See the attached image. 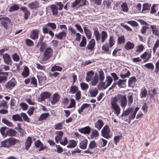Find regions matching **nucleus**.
<instances>
[{
	"label": "nucleus",
	"instance_id": "4c0bfd02",
	"mask_svg": "<svg viewBox=\"0 0 159 159\" xmlns=\"http://www.w3.org/2000/svg\"><path fill=\"white\" fill-rule=\"evenodd\" d=\"M77 144L75 140H70L69 141V144L67 146V148H73L76 146Z\"/></svg>",
	"mask_w": 159,
	"mask_h": 159
},
{
	"label": "nucleus",
	"instance_id": "7c9ffc66",
	"mask_svg": "<svg viewBox=\"0 0 159 159\" xmlns=\"http://www.w3.org/2000/svg\"><path fill=\"white\" fill-rule=\"evenodd\" d=\"M136 79L135 76L129 78L128 80V85L130 87L134 86V84L136 81Z\"/></svg>",
	"mask_w": 159,
	"mask_h": 159
},
{
	"label": "nucleus",
	"instance_id": "f257e3e1",
	"mask_svg": "<svg viewBox=\"0 0 159 159\" xmlns=\"http://www.w3.org/2000/svg\"><path fill=\"white\" fill-rule=\"evenodd\" d=\"M120 102V106L123 110L127 105V102L125 96L118 94L112 98L111 101V108L114 114L118 116L120 112V108L117 102Z\"/></svg>",
	"mask_w": 159,
	"mask_h": 159
},
{
	"label": "nucleus",
	"instance_id": "5701e85b",
	"mask_svg": "<svg viewBox=\"0 0 159 159\" xmlns=\"http://www.w3.org/2000/svg\"><path fill=\"white\" fill-rule=\"evenodd\" d=\"M94 75V72L93 70H91L88 72L86 74V80L87 82L91 81L93 78Z\"/></svg>",
	"mask_w": 159,
	"mask_h": 159
},
{
	"label": "nucleus",
	"instance_id": "2f4dec72",
	"mask_svg": "<svg viewBox=\"0 0 159 159\" xmlns=\"http://www.w3.org/2000/svg\"><path fill=\"white\" fill-rule=\"evenodd\" d=\"M50 9L53 15H56L57 14L58 11V8L56 5L54 4L51 5Z\"/></svg>",
	"mask_w": 159,
	"mask_h": 159
},
{
	"label": "nucleus",
	"instance_id": "58836bf2",
	"mask_svg": "<svg viewBox=\"0 0 159 159\" xmlns=\"http://www.w3.org/2000/svg\"><path fill=\"white\" fill-rule=\"evenodd\" d=\"M71 7L74 9H77L80 7H81L80 6L79 2L78 0H75L71 3Z\"/></svg>",
	"mask_w": 159,
	"mask_h": 159
},
{
	"label": "nucleus",
	"instance_id": "052dcab7",
	"mask_svg": "<svg viewBox=\"0 0 159 159\" xmlns=\"http://www.w3.org/2000/svg\"><path fill=\"white\" fill-rule=\"evenodd\" d=\"M45 26L50 27L52 30L55 29L56 28V25L54 23L49 22L45 25Z\"/></svg>",
	"mask_w": 159,
	"mask_h": 159
},
{
	"label": "nucleus",
	"instance_id": "aec40b11",
	"mask_svg": "<svg viewBox=\"0 0 159 159\" xmlns=\"http://www.w3.org/2000/svg\"><path fill=\"white\" fill-rule=\"evenodd\" d=\"M66 34V31L65 30L62 31L58 34H55V37L60 40H62L63 38L65 37Z\"/></svg>",
	"mask_w": 159,
	"mask_h": 159
},
{
	"label": "nucleus",
	"instance_id": "bb28decb",
	"mask_svg": "<svg viewBox=\"0 0 159 159\" xmlns=\"http://www.w3.org/2000/svg\"><path fill=\"white\" fill-rule=\"evenodd\" d=\"M88 141L86 139H84L82 141L79 143L80 148L82 149H85L86 148Z\"/></svg>",
	"mask_w": 159,
	"mask_h": 159
},
{
	"label": "nucleus",
	"instance_id": "ddd939ff",
	"mask_svg": "<svg viewBox=\"0 0 159 159\" xmlns=\"http://www.w3.org/2000/svg\"><path fill=\"white\" fill-rule=\"evenodd\" d=\"M39 30L38 29L33 30L31 32L30 38L33 40H35L38 38L39 37Z\"/></svg>",
	"mask_w": 159,
	"mask_h": 159
},
{
	"label": "nucleus",
	"instance_id": "ea45409f",
	"mask_svg": "<svg viewBox=\"0 0 159 159\" xmlns=\"http://www.w3.org/2000/svg\"><path fill=\"white\" fill-rule=\"evenodd\" d=\"M122 10L124 12H127L128 11V5L126 2H123L121 5Z\"/></svg>",
	"mask_w": 159,
	"mask_h": 159
},
{
	"label": "nucleus",
	"instance_id": "1a4fd4ad",
	"mask_svg": "<svg viewBox=\"0 0 159 159\" xmlns=\"http://www.w3.org/2000/svg\"><path fill=\"white\" fill-rule=\"evenodd\" d=\"M16 82L14 79L12 78L9 81L5 84V88L7 89L11 90L15 86Z\"/></svg>",
	"mask_w": 159,
	"mask_h": 159
},
{
	"label": "nucleus",
	"instance_id": "b1692460",
	"mask_svg": "<svg viewBox=\"0 0 159 159\" xmlns=\"http://www.w3.org/2000/svg\"><path fill=\"white\" fill-rule=\"evenodd\" d=\"M104 125V123L102 120H98L95 123V127L98 130H100Z\"/></svg>",
	"mask_w": 159,
	"mask_h": 159
},
{
	"label": "nucleus",
	"instance_id": "37998d69",
	"mask_svg": "<svg viewBox=\"0 0 159 159\" xmlns=\"http://www.w3.org/2000/svg\"><path fill=\"white\" fill-rule=\"evenodd\" d=\"M29 75V69L27 66L24 67V70L22 73V75L24 77H26Z\"/></svg>",
	"mask_w": 159,
	"mask_h": 159
},
{
	"label": "nucleus",
	"instance_id": "de8ad7c7",
	"mask_svg": "<svg viewBox=\"0 0 159 159\" xmlns=\"http://www.w3.org/2000/svg\"><path fill=\"white\" fill-rule=\"evenodd\" d=\"M118 44L124 43L125 42V38L124 35L119 36L118 38Z\"/></svg>",
	"mask_w": 159,
	"mask_h": 159
},
{
	"label": "nucleus",
	"instance_id": "6ab92c4d",
	"mask_svg": "<svg viewBox=\"0 0 159 159\" xmlns=\"http://www.w3.org/2000/svg\"><path fill=\"white\" fill-rule=\"evenodd\" d=\"M151 30L152 31V34L156 36L157 34V33L159 31L158 28V26H156L154 25H150Z\"/></svg>",
	"mask_w": 159,
	"mask_h": 159
},
{
	"label": "nucleus",
	"instance_id": "864d4df0",
	"mask_svg": "<svg viewBox=\"0 0 159 159\" xmlns=\"http://www.w3.org/2000/svg\"><path fill=\"white\" fill-rule=\"evenodd\" d=\"M19 9V7L16 4L12 5L9 8V11L12 12L15 11H17Z\"/></svg>",
	"mask_w": 159,
	"mask_h": 159
},
{
	"label": "nucleus",
	"instance_id": "e433bc0d",
	"mask_svg": "<svg viewBox=\"0 0 159 159\" xmlns=\"http://www.w3.org/2000/svg\"><path fill=\"white\" fill-rule=\"evenodd\" d=\"M99 136L98 131L96 129H94L91 134L90 137L92 139H96L98 138Z\"/></svg>",
	"mask_w": 159,
	"mask_h": 159
},
{
	"label": "nucleus",
	"instance_id": "f03ea898",
	"mask_svg": "<svg viewBox=\"0 0 159 159\" xmlns=\"http://www.w3.org/2000/svg\"><path fill=\"white\" fill-rule=\"evenodd\" d=\"M139 109V108L138 107H136L135 109L129 107L125 111H124L121 116H125L129 115L128 119L129 122L131 120L134 119L135 118L136 113Z\"/></svg>",
	"mask_w": 159,
	"mask_h": 159
},
{
	"label": "nucleus",
	"instance_id": "a19ab883",
	"mask_svg": "<svg viewBox=\"0 0 159 159\" xmlns=\"http://www.w3.org/2000/svg\"><path fill=\"white\" fill-rule=\"evenodd\" d=\"M39 5L38 2H35L31 3H30L29 4L28 7L29 8L33 9L39 7Z\"/></svg>",
	"mask_w": 159,
	"mask_h": 159
},
{
	"label": "nucleus",
	"instance_id": "79ce46f5",
	"mask_svg": "<svg viewBox=\"0 0 159 159\" xmlns=\"http://www.w3.org/2000/svg\"><path fill=\"white\" fill-rule=\"evenodd\" d=\"M12 119L15 121H22V119L21 117L20 116L19 114H16V115H13L12 116Z\"/></svg>",
	"mask_w": 159,
	"mask_h": 159
},
{
	"label": "nucleus",
	"instance_id": "4be33fe9",
	"mask_svg": "<svg viewBox=\"0 0 159 159\" xmlns=\"http://www.w3.org/2000/svg\"><path fill=\"white\" fill-rule=\"evenodd\" d=\"M51 94L48 92H44L41 93L40 99L41 101H44L46 99L49 98Z\"/></svg>",
	"mask_w": 159,
	"mask_h": 159
},
{
	"label": "nucleus",
	"instance_id": "4468645a",
	"mask_svg": "<svg viewBox=\"0 0 159 159\" xmlns=\"http://www.w3.org/2000/svg\"><path fill=\"white\" fill-rule=\"evenodd\" d=\"M55 134L56 136L55 137V139L56 143H58L59 141L61 140L63 135V132L61 131H57L55 133Z\"/></svg>",
	"mask_w": 159,
	"mask_h": 159
},
{
	"label": "nucleus",
	"instance_id": "a18cd8bd",
	"mask_svg": "<svg viewBox=\"0 0 159 159\" xmlns=\"http://www.w3.org/2000/svg\"><path fill=\"white\" fill-rule=\"evenodd\" d=\"M87 43L86 39L84 36L82 37L81 41L80 42L79 45L80 47H83L85 46Z\"/></svg>",
	"mask_w": 159,
	"mask_h": 159
},
{
	"label": "nucleus",
	"instance_id": "72a5a7b5",
	"mask_svg": "<svg viewBox=\"0 0 159 159\" xmlns=\"http://www.w3.org/2000/svg\"><path fill=\"white\" fill-rule=\"evenodd\" d=\"M91 84L92 86H95L98 83V77L97 74H95L94 76L92 79Z\"/></svg>",
	"mask_w": 159,
	"mask_h": 159
},
{
	"label": "nucleus",
	"instance_id": "603ef678",
	"mask_svg": "<svg viewBox=\"0 0 159 159\" xmlns=\"http://www.w3.org/2000/svg\"><path fill=\"white\" fill-rule=\"evenodd\" d=\"M63 122H61L57 123L54 125V128L56 130H61L62 129V125Z\"/></svg>",
	"mask_w": 159,
	"mask_h": 159
},
{
	"label": "nucleus",
	"instance_id": "6e6d98bb",
	"mask_svg": "<svg viewBox=\"0 0 159 159\" xmlns=\"http://www.w3.org/2000/svg\"><path fill=\"white\" fill-rule=\"evenodd\" d=\"M99 80L101 82H103V81L105 79V75L103 71H99Z\"/></svg>",
	"mask_w": 159,
	"mask_h": 159
},
{
	"label": "nucleus",
	"instance_id": "a211bd4d",
	"mask_svg": "<svg viewBox=\"0 0 159 159\" xmlns=\"http://www.w3.org/2000/svg\"><path fill=\"white\" fill-rule=\"evenodd\" d=\"M89 92L90 96L92 97H95L98 94V90L96 88H92L89 89Z\"/></svg>",
	"mask_w": 159,
	"mask_h": 159
},
{
	"label": "nucleus",
	"instance_id": "0eeeda50",
	"mask_svg": "<svg viewBox=\"0 0 159 159\" xmlns=\"http://www.w3.org/2000/svg\"><path fill=\"white\" fill-rule=\"evenodd\" d=\"M95 45V40L94 39H92L88 42L86 47V49L89 50L91 52L94 51Z\"/></svg>",
	"mask_w": 159,
	"mask_h": 159
},
{
	"label": "nucleus",
	"instance_id": "09e8293b",
	"mask_svg": "<svg viewBox=\"0 0 159 159\" xmlns=\"http://www.w3.org/2000/svg\"><path fill=\"white\" fill-rule=\"evenodd\" d=\"M157 92L155 89H151L148 91L149 94L150 95L151 98H153L157 94Z\"/></svg>",
	"mask_w": 159,
	"mask_h": 159
},
{
	"label": "nucleus",
	"instance_id": "69168bd1",
	"mask_svg": "<svg viewBox=\"0 0 159 159\" xmlns=\"http://www.w3.org/2000/svg\"><path fill=\"white\" fill-rule=\"evenodd\" d=\"M62 70V68L58 66H54L51 68V71L53 72L57 70L61 71Z\"/></svg>",
	"mask_w": 159,
	"mask_h": 159
},
{
	"label": "nucleus",
	"instance_id": "c756f323",
	"mask_svg": "<svg viewBox=\"0 0 159 159\" xmlns=\"http://www.w3.org/2000/svg\"><path fill=\"white\" fill-rule=\"evenodd\" d=\"M109 46L108 44H105L102 47V50L104 51L106 53L110 54L111 50H109Z\"/></svg>",
	"mask_w": 159,
	"mask_h": 159
},
{
	"label": "nucleus",
	"instance_id": "39448f33",
	"mask_svg": "<svg viewBox=\"0 0 159 159\" xmlns=\"http://www.w3.org/2000/svg\"><path fill=\"white\" fill-rule=\"evenodd\" d=\"M101 135L107 139L111 138L112 134L109 126L105 125L101 130Z\"/></svg>",
	"mask_w": 159,
	"mask_h": 159
},
{
	"label": "nucleus",
	"instance_id": "c85d7f7f",
	"mask_svg": "<svg viewBox=\"0 0 159 159\" xmlns=\"http://www.w3.org/2000/svg\"><path fill=\"white\" fill-rule=\"evenodd\" d=\"M16 131L12 129H9L6 131V137L9 136H14L16 134Z\"/></svg>",
	"mask_w": 159,
	"mask_h": 159
},
{
	"label": "nucleus",
	"instance_id": "7ed1b4c3",
	"mask_svg": "<svg viewBox=\"0 0 159 159\" xmlns=\"http://www.w3.org/2000/svg\"><path fill=\"white\" fill-rule=\"evenodd\" d=\"M94 34L95 37L96 41L98 43L101 40L102 43H104L107 40L108 37V34L105 31H102L100 34L97 28L93 29Z\"/></svg>",
	"mask_w": 159,
	"mask_h": 159
},
{
	"label": "nucleus",
	"instance_id": "bf43d9fd",
	"mask_svg": "<svg viewBox=\"0 0 159 159\" xmlns=\"http://www.w3.org/2000/svg\"><path fill=\"white\" fill-rule=\"evenodd\" d=\"M7 127H2L0 129V132L3 137L4 138L6 137V133H5V131Z\"/></svg>",
	"mask_w": 159,
	"mask_h": 159
},
{
	"label": "nucleus",
	"instance_id": "dca6fc26",
	"mask_svg": "<svg viewBox=\"0 0 159 159\" xmlns=\"http://www.w3.org/2000/svg\"><path fill=\"white\" fill-rule=\"evenodd\" d=\"M35 146L37 148L39 151L43 150L45 148V146L39 140H37L34 142Z\"/></svg>",
	"mask_w": 159,
	"mask_h": 159
},
{
	"label": "nucleus",
	"instance_id": "f8f14e48",
	"mask_svg": "<svg viewBox=\"0 0 159 159\" xmlns=\"http://www.w3.org/2000/svg\"><path fill=\"white\" fill-rule=\"evenodd\" d=\"M3 58L4 62L6 64L8 65H11L12 61L8 54L7 53L4 54L3 55Z\"/></svg>",
	"mask_w": 159,
	"mask_h": 159
},
{
	"label": "nucleus",
	"instance_id": "8fccbe9b",
	"mask_svg": "<svg viewBox=\"0 0 159 159\" xmlns=\"http://www.w3.org/2000/svg\"><path fill=\"white\" fill-rule=\"evenodd\" d=\"M132 94L133 93H129L127 96L128 100V105L130 106L133 102V98Z\"/></svg>",
	"mask_w": 159,
	"mask_h": 159
},
{
	"label": "nucleus",
	"instance_id": "5fc2aeb1",
	"mask_svg": "<svg viewBox=\"0 0 159 159\" xmlns=\"http://www.w3.org/2000/svg\"><path fill=\"white\" fill-rule=\"evenodd\" d=\"M78 91L77 87L75 86H72L70 87V92L72 94H74Z\"/></svg>",
	"mask_w": 159,
	"mask_h": 159
},
{
	"label": "nucleus",
	"instance_id": "f3484780",
	"mask_svg": "<svg viewBox=\"0 0 159 159\" xmlns=\"http://www.w3.org/2000/svg\"><path fill=\"white\" fill-rule=\"evenodd\" d=\"M134 48V43H131L130 41L127 42L125 44L124 47L125 49L129 51Z\"/></svg>",
	"mask_w": 159,
	"mask_h": 159
},
{
	"label": "nucleus",
	"instance_id": "20e7f679",
	"mask_svg": "<svg viewBox=\"0 0 159 159\" xmlns=\"http://www.w3.org/2000/svg\"><path fill=\"white\" fill-rule=\"evenodd\" d=\"M19 141L15 138L11 137L6 139L1 143V146L5 148H10L15 145L17 143H19Z\"/></svg>",
	"mask_w": 159,
	"mask_h": 159
},
{
	"label": "nucleus",
	"instance_id": "cd10ccee",
	"mask_svg": "<svg viewBox=\"0 0 159 159\" xmlns=\"http://www.w3.org/2000/svg\"><path fill=\"white\" fill-rule=\"evenodd\" d=\"M60 98V95L57 93H55L52 95V99L51 100V103L53 105L58 101Z\"/></svg>",
	"mask_w": 159,
	"mask_h": 159
},
{
	"label": "nucleus",
	"instance_id": "2eb2a0df",
	"mask_svg": "<svg viewBox=\"0 0 159 159\" xmlns=\"http://www.w3.org/2000/svg\"><path fill=\"white\" fill-rule=\"evenodd\" d=\"M8 73L7 72H3L0 75V83H4L7 80Z\"/></svg>",
	"mask_w": 159,
	"mask_h": 159
},
{
	"label": "nucleus",
	"instance_id": "c9c22d12",
	"mask_svg": "<svg viewBox=\"0 0 159 159\" xmlns=\"http://www.w3.org/2000/svg\"><path fill=\"white\" fill-rule=\"evenodd\" d=\"M107 143V140L103 138H102L99 141L98 145L100 148L104 147L106 146Z\"/></svg>",
	"mask_w": 159,
	"mask_h": 159
},
{
	"label": "nucleus",
	"instance_id": "49530a36",
	"mask_svg": "<svg viewBox=\"0 0 159 159\" xmlns=\"http://www.w3.org/2000/svg\"><path fill=\"white\" fill-rule=\"evenodd\" d=\"M151 8V5L149 4L148 3H146L145 4H143V8L142 9V11L143 13H145V12H144L146 11H149L150 10Z\"/></svg>",
	"mask_w": 159,
	"mask_h": 159
},
{
	"label": "nucleus",
	"instance_id": "e2e57ef3",
	"mask_svg": "<svg viewBox=\"0 0 159 159\" xmlns=\"http://www.w3.org/2000/svg\"><path fill=\"white\" fill-rule=\"evenodd\" d=\"M61 144L65 146L68 143L67 138L66 137H64L62 139L59 141Z\"/></svg>",
	"mask_w": 159,
	"mask_h": 159
},
{
	"label": "nucleus",
	"instance_id": "c03bdc74",
	"mask_svg": "<svg viewBox=\"0 0 159 159\" xmlns=\"http://www.w3.org/2000/svg\"><path fill=\"white\" fill-rule=\"evenodd\" d=\"M109 46L110 48L112 47L115 44V40L113 36H110L109 39Z\"/></svg>",
	"mask_w": 159,
	"mask_h": 159
},
{
	"label": "nucleus",
	"instance_id": "473e14b6",
	"mask_svg": "<svg viewBox=\"0 0 159 159\" xmlns=\"http://www.w3.org/2000/svg\"><path fill=\"white\" fill-rule=\"evenodd\" d=\"M148 93L147 90L144 88L141 89L140 94V96L141 98H145Z\"/></svg>",
	"mask_w": 159,
	"mask_h": 159
},
{
	"label": "nucleus",
	"instance_id": "393cba45",
	"mask_svg": "<svg viewBox=\"0 0 159 159\" xmlns=\"http://www.w3.org/2000/svg\"><path fill=\"white\" fill-rule=\"evenodd\" d=\"M78 131L81 133L89 134L90 131V128L89 126L78 129Z\"/></svg>",
	"mask_w": 159,
	"mask_h": 159
},
{
	"label": "nucleus",
	"instance_id": "0e129e2a",
	"mask_svg": "<svg viewBox=\"0 0 159 159\" xmlns=\"http://www.w3.org/2000/svg\"><path fill=\"white\" fill-rule=\"evenodd\" d=\"M141 4L140 3L137 4V5L134 8H136V10L134 11L135 13H139L140 12L141 10Z\"/></svg>",
	"mask_w": 159,
	"mask_h": 159
},
{
	"label": "nucleus",
	"instance_id": "f704fd0d",
	"mask_svg": "<svg viewBox=\"0 0 159 159\" xmlns=\"http://www.w3.org/2000/svg\"><path fill=\"white\" fill-rule=\"evenodd\" d=\"M2 121L3 123L4 124L8 127H14L13 125L12 122L9 121L7 120L5 118H3L2 119Z\"/></svg>",
	"mask_w": 159,
	"mask_h": 159
},
{
	"label": "nucleus",
	"instance_id": "338daca9",
	"mask_svg": "<svg viewBox=\"0 0 159 159\" xmlns=\"http://www.w3.org/2000/svg\"><path fill=\"white\" fill-rule=\"evenodd\" d=\"M159 39H157L155 43L154 46L153 48V51L154 53L156 52L157 49L159 47Z\"/></svg>",
	"mask_w": 159,
	"mask_h": 159
},
{
	"label": "nucleus",
	"instance_id": "774afa93",
	"mask_svg": "<svg viewBox=\"0 0 159 159\" xmlns=\"http://www.w3.org/2000/svg\"><path fill=\"white\" fill-rule=\"evenodd\" d=\"M26 43L27 46L31 47L34 45V43L31 40L26 39H25Z\"/></svg>",
	"mask_w": 159,
	"mask_h": 159
},
{
	"label": "nucleus",
	"instance_id": "9b49d317",
	"mask_svg": "<svg viewBox=\"0 0 159 159\" xmlns=\"http://www.w3.org/2000/svg\"><path fill=\"white\" fill-rule=\"evenodd\" d=\"M0 24L5 27H7V24L10 23V19L7 17L0 18Z\"/></svg>",
	"mask_w": 159,
	"mask_h": 159
},
{
	"label": "nucleus",
	"instance_id": "4d7b16f0",
	"mask_svg": "<svg viewBox=\"0 0 159 159\" xmlns=\"http://www.w3.org/2000/svg\"><path fill=\"white\" fill-rule=\"evenodd\" d=\"M49 116V114L48 113H43L41 115L40 118H39V120L41 121L46 119Z\"/></svg>",
	"mask_w": 159,
	"mask_h": 159
},
{
	"label": "nucleus",
	"instance_id": "6e6552de",
	"mask_svg": "<svg viewBox=\"0 0 159 159\" xmlns=\"http://www.w3.org/2000/svg\"><path fill=\"white\" fill-rule=\"evenodd\" d=\"M52 52V50L50 48H48L45 51L43 59L46 61L51 56Z\"/></svg>",
	"mask_w": 159,
	"mask_h": 159
},
{
	"label": "nucleus",
	"instance_id": "13d9d810",
	"mask_svg": "<svg viewBox=\"0 0 159 159\" xmlns=\"http://www.w3.org/2000/svg\"><path fill=\"white\" fill-rule=\"evenodd\" d=\"M144 47L143 45L142 44H140L138 46L136 47V52H138L140 53L144 49Z\"/></svg>",
	"mask_w": 159,
	"mask_h": 159
},
{
	"label": "nucleus",
	"instance_id": "680f3d73",
	"mask_svg": "<svg viewBox=\"0 0 159 159\" xmlns=\"http://www.w3.org/2000/svg\"><path fill=\"white\" fill-rule=\"evenodd\" d=\"M144 66L149 69L153 70L154 69V66L152 63H147L144 65Z\"/></svg>",
	"mask_w": 159,
	"mask_h": 159
},
{
	"label": "nucleus",
	"instance_id": "a878e982",
	"mask_svg": "<svg viewBox=\"0 0 159 159\" xmlns=\"http://www.w3.org/2000/svg\"><path fill=\"white\" fill-rule=\"evenodd\" d=\"M83 29L87 38L90 39L92 36V33L91 31L85 26L83 27Z\"/></svg>",
	"mask_w": 159,
	"mask_h": 159
},
{
	"label": "nucleus",
	"instance_id": "423d86ee",
	"mask_svg": "<svg viewBox=\"0 0 159 159\" xmlns=\"http://www.w3.org/2000/svg\"><path fill=\"white\" fill-rule=\"evenodd\" d=\"M113 79L111 76H107L105 82H101L99 84V86L101 88L106 89L112 83Z\"/></svg>",
	"mask_w": 159,
	"mask_h": 159
},
{
	"label": "nucleus",
	"instance_id": "9d476101",
	"mask_svg": "<svg viewBox=\"0 0 159 159\" xmlns=\"http://www.w3.org/2000/svg\"><path fill=\"white\" fill-rule=\"evenodd\" d=\"M152 56L151 52H146L142 54L140 57L141 58L144 60L143 62H146L151 58Z\"/></svg>",
	"mask_w": 159,
	"mask_h": 159
},
{
	"label": "nucleus",
	"instance_id": "412c9836",
	"mask_svg": "<svg viewBox=\"0 0 159 159\" xmlns=\"http://www.w3.org/2000/svg\"><path fill=\"white\" fill-rule=\"evenodd\" d=\"M32 142L31 137L30 136L28 137L25 142V149L27 150L29 149Z\"/></svg>",
	"mask_w": 159,
	"mask_h": 159
},
{
	"label": "nucleus",
	"instance_id": "3c124183",
	"mask_svg": "<svg viewBox=\"0 0 159 159\" xmlns=\"http://www.w3.org/2000/svg\"><path fill=\"white\" fill-rule=\"evenodd\" d=\"M97 147V145L94 141H91L88 146L89 148L92 149L96 148Z\"/></svg>",
	"mask_w": 159,
	"mask_h": 159
}]
</instances>
